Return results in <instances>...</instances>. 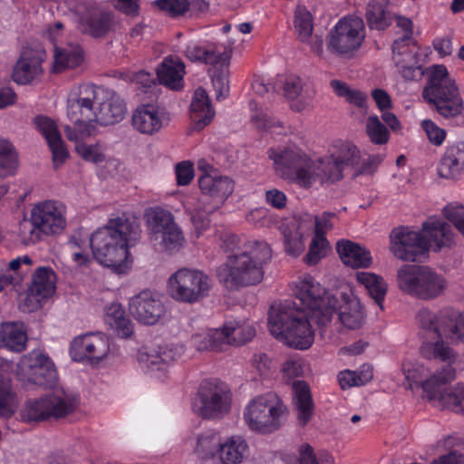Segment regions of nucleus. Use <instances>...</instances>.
Returning <instances> with one entry per match:
<instances>
[{"mask_svg":"<svg viewBox=\"0 0 464 464\" xmlns=\"http://www.w3.org/2000/svg\"><path fill=\"white\" fill-rule=\"evenodd\" d=\"M267 154L276 169L302 188H310L317 180L334 182L343 179L344 167L334 155L314 160L296 146L271 148Z\"/></svg>","mask_w":464,"mask_h":464,"instance_id":"f257e3e1","label":"nucleus"},{"mask_svg":"<svg viewBox=\"0 0 464 464\" xmlns=\"http://www.w3.org/2000/svg\"><path fill=\"white\" fill-rule=\"evenodd\" d=\"M140 235V227L134 218L126 214L111 218L89 237L93 257L102 266L121 273L127 268L130 248L136 245Z\"/></svg>","mask_w":464,"mask_h":464,"instance_id":"f03ea898","label":"nucleus"},{"mask_svg":"<svg viewBox=\"0 0 464 464\" xmlns=\"http://www.w3.org/2000/svg\"><path fill=\"white\" fill-rule=\"evenodd\" d=\"M271 248L265 241L249 240L218 266L217 276L227 290L256 285L264 278V266L271 258Z\"/></svg>","mask_w":464,"mask_h":464,"instance_id":"7ed1b4c3","label":"nucleus"},{"mask_svg":"<svg viewBox=\"0 0 464 464\" xmlns=\"http://www.w3.org/2000/svg\"><path fill=\"white\" fill-rule=\"evenodd\" d=\"M416 319L420 328L432 333L436 342H423L420 353L429 360L451 362L455 358L454 351L442 341L445 335L452 342H459L464 338V315L459 311L446 307L438 313L428 308L419 310Z\"/></svg>","mask_w":464,"mask_h":464,"instance_id":"20e7f679","label":"nucleus"},{"mask_svg":"<svg viewBox=\"0 0 464 464\" xmlns=\"http://www.w3.org/2000/svg\"><path fill=\"white\" fill-rule=\"evenodd\" d=\"M285 301L276 307L271 305L268 313V327L271 334L286 345L299 350L310 348L314 340L311 324H316L311 314L291 307Z\"/></svg>","mask_w":464,"mask_h":464,"instance_id":"39448f33","label":"nucleus"},{"mask_svg":"<svg viewBox=\"0 0 464 464\" xmlns=\"http://www.w3.org/2000/svg\"><path fill=\"white\" fill-rule=\"evenodd\" d=\"M427 75L421 94L430 108L444 119L461 115L464 101L447 67L443 64L431 65L427 70Z\"/></svg>","mask_w":464,"mask_h":464,"instance_id":"423d86ee","label":"nucleus"},{"mask_svg":"<svg viewBox=\"0 0 464 464\" xmlns=\"http://www.w3.org/2000/svg\"><path fill=\"white\" fill-rule=\"evenodd\" d=\"M400 290L419 300L431 301L441 296L448 287L445 276L428 266L403 265L397 271Z\"/></svg>","mask_w":464,"mask_h":464,"instance_id":"0eeeda50","label":"nucleus"},{"mask_svg":"<svg viewBox=\"0 0 464 464\" xmlns=\"http://www.w3.org/2000/svg\"><path fill=\"white\" fill-rule=\"evenodd\" d=\"M79 401L77 393L63 389L57 390L38 399L27 400L20 411V417L25 423L64 418L76 410Z\"/></svg>","mask_w":464,"mask_h":464,"instance_id":"6e6552de","label":"nucleus"},{"mask_svg":"<svg viewBox=\"0 0 464 464\" xmlns=\"http://www.w3.org/2000/svg\"><path fill=\"white\" fill-rule=\"evenodd\" d=\"M64 214V205L56 200H44L34 205L30 220L20 224L24 243L35 244L41 233L53 235L61 232L66 225Z\"/></svg>","mask_w":464,"mask_h":464,"instance_id":"1a4fd4ad","label":"nucleus"},{"mask_svg":"<svg viewBox=\"0 0 464 464\" xmlns=\"http://www.w3.org/2000/svg\"><path fill=\"white\" fill-rule=\"evenodd\" d=\"M295 297L311 314L312 319H316V324L324 326L331 322L336 310L338 299L328 294L325 289L310 275H305L296 282Z\"/></svg>","mask_w":464,"mask_h":464,"instance_id":"9d476101","label":"nucleus"},{"mask_svg":"<svg viewBox=\"0 0 464 464\" xmlns=\"http://www.w3.org/2000/svg\"><path fill=\"white\" fill-rule=\"evenodd\" d=\"M366 37L362 18L346 15L337 21L326 35L327 50L339 57L355 56Z\"/></svg>","mask_w":464,"mask_h":464,"instance_id":"9b49d317","label":"nucleus"},{"mask_svg":"<svg viewBox=\"0 0 464 464\" xmlns=\"http://www.w3.org/2000/svg\"><path fill=\"white\" fill-rule=\"evenodd\" d=\"M231 392L228 385L216 378L204 379L192 400V411L202 419L215 420L230 410Z\"/></svg>","mask_w":464,"mask_h":464,"instance_id":"f8f14e48","label":"nucleus"},{"mask_svg":"<svg viewBox=\"0 0 464 464\" xmlns=\"http://www.w3.org/2000/svg\"><path fill=\"white\" fill-rule=\"evenodd\" d=\"M96 99V86L83 84L80 87L78 98H69L67 102V116L72 125L64 127L67 139L89 138L95 130L93 124L95 111L93 102Z\"/></svg>","mask_w":464,"mask_h":464,"instance_id":"ddd939ff","label":"nucleus"},{"mask_svg":"<svg viewBox=\"0 0 464 464\" xmlns=\"http://www.w3.org/2000/svg\"><path fill=\"white\" fill-rule=\"evenodd\" d=\"M285 406L276 394L266 393L254 398L244 411V419L251 430L269 434L280 428Z\"/></svg>","mask_w":464,"mask_h":464,"instance_id":"4468645a","label":"nucleus"},{"mask_svg":"<svg viewBox=\"0 0 464 464\" xmlns=\"http://www.w3.org/2000/svg\"><path fill=\"white\" fill-rule=\"evenodd\" d=\"M168 287L175 300L192 304L208 295L210 280L202 271L180 268L171 275Z\"/></svg>","mask_w":464,"mask_h":464,"instance_id":"2eb2a0df","label":"nucleus"},{"mask_svg":"<svg viewBox=\"0 0 464 464\" xmlns=\"http://www.w3.org/2000/svg\"><path fill=\"white\" fill-rule=\"evenodd\" d=\"M69 10L78 17L81 30L92 37L104 36L111 28L114 15L94 3L66 0Z\"/></svg>","mask_w":464,"mask_h":464,"instance_id":"dca6fc26","label":"nucleus"},{"mask_svg":"<svg viewBox=\"0 0 464 464\" xmlns=\"http://www.w3.org/2000/svg\"><path fill=\"white\" fill-rule=\"evenodd\" d=\"M390 240L392 253L403 261H422L429 253V242L423 235L408 227L393 228L390 234Z\"/></svg>","mask_w":464,"mask_h":464,"instance_id":"f3484780","label":"nucleus"},{"mask_svg":"<svg viewBox=\"0 0 464 464\" xmlns=\"http://www.w3.org/2000/svg\"><path fill=\"white\" fill-rule=\"evenodd\" d=\"M21 370L29 383L52 388L58 376L51 358L39 350H33L21 361Z\"/></svg>","mask_w":464,"mask_h":464,"instance_id":"a211bd4d","label":"nucleus"},{"mask_svg":"<svg viewBox=\"0 0 464 464\" xmlns=\"http://www.w3.org/2000/svg\"><path fill=\"white\" fill-rule=\"evenodd\" d=\"M107 336L102 333H88L73 338L70 344V355L78 362L88 361L100 362L109 353Z\"/></svg>","mask_w":464,"mask_h":464,"instance_id":"6ab92c4d","label":"nucleus"},{"mask_svg":"<svg viewBox=\"0 0 464 464\" xmlns=\"http://www.w3.org/2000/svg\"><path fill=\"white\" fill-rule=\"evenodd\" d=\"M198 187L202 194L201 198L219 208L233 193L235 182L231 178L213 171L206 172L199 177Z\"/></svg>","mask_w":464,"mask_h":464,"instance_id":"aec40b11","label":"nucleus"},{"mask_svg":"<svg viewBox=\"0 0 464 464\" xmlns=\"http://www.w3.org/2000/svg\"><path fill=\"white\" fill-rule=\"evenodd\" d=\"M55 283L56 275L51 267L40 266L35 270L24 300L29 311L40 308L42 301L53 295Z\"/></svg>","mask_w":464,"mask_h":464,"instance_id":"412c9836","label":"nucleus"},{"mask_svg":"<svg viewBox=\"0 0 464 464\" xmlns=\"http://www.w3.org/2000/svg\"><path fill=\"white\" fill-rule=\"evenodd\" d=\"M129 309L139 322L152 325L165 314L162 302L151 291L144 290L130 300Z\"/></svg>","mask_w":464,"mask_h":464,"instance_id":"4be33fe9","label":"nucleus"},{"mask_svg":"<svg viewBox=\"0 0 464 464\" xmlns=\"http://www.w3.org/2000/svg\"><path fill=\"white\" fill-rule=\"evenodd\" d=\"M45 55V52L41 50L24 49L14 66L13 81L17 84L26 85L40 78L43 73L42 63Z\"/></svg>","mask_w":464,"mask_h":464,"instance_id":"5701e85b","label":"nucleus"},{"mask_svg":"<svg viewBox=\"0 0 464 464\" xmlns=\"http://www.w3.org/2000/svg\"><path fill=\"white\" fill-rule=\"evenodd\" d=\"M133 128L142 134L152 135L158 132L169 121L165 108L158 104L147 103L139 106L132 114Z\"/></svg>","mask_w":464,"mask_h":464,"instance_id":"b1692460","label":"nucleus"},{"mask_svg":"<svg viewBox=\"0 0 464 464\" xmlns=\"http://www.w3.org/2000/svg\"><path fill=\"white\" fill-rule=\"evenodd\" d=\"M34 124L37 130L46 140L53 155V165L58 168L69 157V153L62 140L57 124L51 118L42 115L34 118Z\"/></svg>","mask_w":464,"mask_h":464,"instance_id":"393cba45","label":"nucleus"},{"mask_svg":"<svg viewBox=\"0 0 464 464\" xmlns=\"http://www.w3.org/2000/svg\"><path fill=\"white\" fill-rule=\"evenodd\" d=\"M392 49V60L398 72L405 81H418L424 74V68L420 62L417 46H406L399 50Z\"/></svg>","mask_w":464,"mask_h":464,"instance_id":"a878e982","label":"nucleus"},{"mask_svg":"<svg viewBox=\"0 0 464 464\" xmlns=\"http://www.w3.org/2000/svg\"><path fill=\"white\" fill-rule=\"evenodd\" d=\"M429 242V251H440L453 243L454 233L451 226L439 218H430L422 223L421 232Z\"/></svg>","mask_w":464,"mask_h":464,"instance_id":"bb28decb","label":"nucleus"},{"mask_svg":"<svg viewBox=\"0 0 464 464\" xmlns=\"http://www.w3.org/2000/svg\"><path fill=\"white\" fill-rule=\"evenodd\" d=\"M437 173L450 180L464 178V143L447 147L438 163Z\"/></svg>","mask_w":464,"mask_h":464,"instance_id":"cd10ccee","label":"nucleus"},{"mask_svg":"<svg viewBox=\"0 0 464 464\" xmlns=\"http://www.w3.org/2000/svg\"><path fill=\"white\" fill-rule=\"evenodd\" d=\"M292 403L296 411L299 425L304 427L312 420L314 413V402L309 384L302 380L292 382Z\"/></svg>","mask_w":464,"mask_h":464,"instance_id":"c85d7f7f","label":"nucleus"},{"mask_svg":"<svg viewBox=\"0 0 464 464\" xmlns=\"http://www.w3.org/2000/svg\"><path fill=\"white\" fill-rule=\"evenodd\" d=\"M185 64L178 56L169 55L157 68V78L160 84L173 91L184 86Z\"/></svg>","mask_w":464,"mask_h":464,"instance_id":"c756f323","label":"nucleus"},{"mask_svg":"<svg viewBox=\"0 0 464 464\" xmlns=\"http://www.w3.org/2000/svg\"><path fill=\"white\" fill-rule=\"evenodd\" d=\"M189 116L191 120V129L198 131L208 125L215 116L211 102L203 88H198L194 92L190 103Z\"/></svg>","mask_w":464,"mask_h":464,"instance_id":"7c9ffc66","label":"nucleus"},{"mask_svg":"<svg viewBox=\"0 0 464 464\" xmlns=\"http://www.w3.org/2000/svg\"><path fill=\"white\" fill-rule=\"evenodd\" d=\"M185 55L191 62H198L209 65L219 64L221 67L227 65L230 59V54L227 52L220 51L213 44H191L187 46Z\"/></svg>","mask_w":464,"mask_h":464,"instance_id":"2f4dec72","label":"nucleus"},{"mask_svg":"<svg viewBox=\"0 0 464 464\" xmlns=\"http://www.w3.org/2000/svg\"><path fill=\"white\" fill-rule=\"evenodd\" d=\"M336 251L343 263L353 268L369 267L372 264L370 251L351 240H339Z\"/></svg>","mask_w":464,"mask_h":464,"instance_id":"473e14b6","label":"nucleus"},{"mask_svg":"<svg viewBox=\"0 0 464 464\" xmlns=\"http://www.w3.org/2000/svg\"><path fill=\"white\" fill-rule=\"evenodd\" d=\"M84 51L79 44H67L55 46L53 53V72L60 73L67 69H74L84 61Z\"/></svg>","mask_w":464,"mask_h":464,"instance_id":"72a5a7b5","label":"nucleus"},{"mask_svg":"<svg viewBox=\"0 0 464 464\" xmlns=\"http://www.w3.org/2000/svg\"><path fill=\"white\" fill-rule=\"evenodd\" d=\"M185 209L189 216L197 237H199L209 227V215L218 208L208 203L206 198H199L188 201Z\"/></svg>","mask_w":464,"mask_h":464,"instance_id":"f704fd0d","label":"nucleus"},{"mask_svg":"<svg viewBox=\"0 0 464 464\" xmlns=\"http://www.w3.org/2000/svg\"><path fill=\"white\" fill-rule=\"evenodd\" d=\"M126 113V104L115 93H111L100 103L98 111H95L94 122L101 125H113L123 120Z\"/></svg>","mask_w":464,"mask_h":464,"instance_id":"c9c22d12","label":"nucleus"},{"mask_svg":"<svg viewBox=\"0 0 464 464\" xmlns=\"http://www.w3.org/2000/svg\"><path fill=\"white\" fill-rule=\"evenodd\" d=\"M343 304H337L336 310L334 313L338 314L339 321L343 326L348 329L354 330L361 327L364 313L361 303L357 298H349L347 295H343ZM338 303H340L338 301Z\"/></svg>","mask_w":464,"mask_h":464,"instance_id":"e433bc0d","label":"nucleus"},{"mask_svg":"<svg viewBox=\"0 0 464 464\" xmlns=\"http://www.w3.org/2000/svg\"><path fill=\"white\" fill-rule=\"evenodd\" d=\"M386 0H371L366 9V21L370 29L383 31L392 23V14L388 10Z\"/></svg>","mask_w":464,"mask_h":464,"instance_id":"4c0bfd02","label":"nucleus"},{"mask_svg":"<svg viewBox=\"0 0 464 464\" xmlns=\"http://www.w3.org/2000/svg\"><path fill=\"white\" fill-rule=\"evenodd\" d=\"M356 279L360 285L365 287L371 298L381 310H383V302L387 294V284L384 279L370 272H358Z\"/></svg>","mask_w":464,"mask_h":464,"instance_id":"58836bf2","label":"nucleus"},{"mask_svg":"<svg viewBox=\"0 0 464 464\" xmlns=\"http://www.w3.org/2000/svg\"><path fill=\"white\" fill-rule=\"evenodd\" d=\"M27 341L26 333L17 323L3 324L0 330V345L13 352H22Z\"/></svg>","mask_w":464,"mask_h":464,"instance_id":"ea45409f","label":"nucleus"},{"mask_svg":"<svg viewBox=\"0 0 464 464\" xmlns=\"http://www.w3.org/2000/svg\"><path fill=\"white\" fill-rule=\"evenodd\" d=\"M247 449L246 441L240 436H231L218 448V458L222 464H239Z\"/></svg>","mask_w":464,"mask_h":464,"instance_id":"a19ab883","label":"nucleus"},{"mask_svg":"<svg viewBox=\"0 0 464 464\" xmlns=\"http://www.w3.org/2000/svg\"><path fill=\"white\" fill-rule=\"evenodd\" d=\"M223 332L227 334L226 345H243L251 341L256 335V329L246 322L227 321L223 327Z\"/></svg>","mask_w":464,"mask_h":464,"instance_id":"79ce46f5","label":"nucleus"},{"mask_svg":"<svg viewBox=\"0 0 464 464\" xmlns=\"http://www.w3.org/2000/svg\"><path fill=\"white\" fill-rule=\"evenodd\" d=\"M153 240L159 241L161 251L167 255L178 254L186 244L185 236L178 223L160 233Z\"/></svg>","mask_w":464,"mask_h":464,"instance_id":"37998d69","label":"nucleus"},{"mask_svg":"<svg viewBox=\"0 0 464 464\" xmlns=\"http://www.w3.org/2000/svg\"><path fill=\"white\" fill-rule=\"evenodd\" d=\"M145 218L152 239L176 224L173 214L160 207L148 209Z\"/></svg>","mask_w":464,"mask_h":464,"instance_id":"c03bdc74","label":"nucleus"},{"mask_svg":"<svg viewBox=\"0 0 464 464\" xmlns=\"http://www.w3.org/2000/svg\"><path fill=\"white\" fill-rule=\"evenodd\" d=\"M455 376V369L450 365H447L442 367L440 371L435 372L429 379H426L422 384V390L427 398L430 401L435 400L436 396L443 392L442 385L453 381Z\"/></svg>","mask_w":464,"mask_h":464,"instance_id":"a18cd8bd","label":"nucleus"},{"mask_svg":"<svg viewBox=\"0 0 464 464\" xmlns=\"http://www.w3.org/2000/svg\"><path fill=\"white\" fill-rule=\"evenodd\" d=\"M192 343L198 351H221L226 345L227 334L222 328L209 329L192 336Z\"/></svg>","mask_w":464,"mask_h":464,"instance_id":"49530a36","label":"nucleus"},{"mask_svg":"<svg viewBox=\"0 0 464 464\" xmlns=\"http://www.w3.org/2000/svg\"><path fill=\"white\" fill-rule=\"evenodd\" d=\"M170 360V356L161 351L155 353H141L139 355V362L141 367L146 369V372L151 376L159 379L165 376Z\"/></svg>","mask_w":464,"mask_h":464,"instance_id":"de8ad7c7","label":"nucleus"},{"mask_svg":"<svg viewBox=\"0 0 464 464\" xmlns=\"http://www.w3.org/2000/svg\"><path fill=\"white\" fill-rule=\"evenodd\" d=\"M433 401H438L444 409L464 415V384L457 383L453 387L443 389V392Z\"/></svg>","mask_w":464,"mask_h":464,"instance_id":"09e8293b","label":"nucleus"},{"mask_svg":"<svg viewBox=\"0 0 464 464\" xmlns=\"http://www.w3.org/2000/svg\"><path fill=\"white\" fill-rule=\"evenodd\" d=\"M106 320L115 329L118 336L128 338L132 334L131 321L125 315V311L120 304H112L108 309Z\"/></svg>","mask_w":464,"mask_h":464,"instance_id":"8fccbe9b","label":"nucleus"},{"mask_svg":"<svg viewBox=\"0 0 464 464\" xmlns=\"http://www.w3.org/2000/svg\"><path fill=\"white\" fill-rule=\"evenodd\" d=\"M294 27L302 43H309L314 31V17L304 5H297L294 16Z\"/></svg>","mask_w":464,"mask_h":464,"instance_id":"3c124183","label":"nucleus"},{"mask_svg":"<svg viewBox=\"0 0 464 464\" xmlns=\"http://www.w3.org/2000/svg\"><path fill=\"white\" fill-rule=\"evenodd\" d=\"M69 246L71 249L72 260L79 267H88L92 263L93 254L89 252L90 240L82 238L80 236L72 235L69 239Z\"/></svg>","mask_w":464,"mask_h":464,"instance_id":"603ef678","label":"nucleus"},{"mask_svg":"<svg viewBox=\"0 0 464 464\" xmlns=\"http://www.w3.org/2000/svg\"><path fill=\"white\" fill-rule=\"evenodd\" d=\"M18 166V156L14 145L0 138V176L14 175Z\"/></svg>","mask_w":464,"mask_h":464,"instance_id":"864d4df0","label":"nucleus"},{"mask_svg":"<svg viewBox=\"0 0 464 464\" xmlns=\"http://www.w3.org/2000/svg\"><path fill=\"white\" fill-rule=\"evenodd\" d=\"M87 138L68 139L70 141L75 143L76 152L86 161L95 164L104 161L105 155L102 152L101 145L97 142L95 144H86L84 140Z\"/></svg>","mask_w":464,"mask_h":464,"instance_id":"5fc2aeb1","label":"nucleus"},{"mask_svg":"<svg viewBox=\"0 0 464 464\" xmlns=\"http://www.w3.org/2000/svg\"><path fill=\"white\" fill-rule=\"evenodd\" d=\"M218 434L211 431L198 435L196 445V451L202 458H213L218 454L220 445Z\"/></svg>","mask_w":464,"mask_h":464,"instance_id":"6e6d98bb","label":"nucleus"},{"mask_svg":"<svg viewBox=\"0 0 464 464\" xmlns=\"http://www.w3.org/2000/svg\"><path fill=\"white\" fill-rule=\"evenodd\" d=\"M366 131L374 144L382 145L388 142L390 132L377 116H370L366 122Z\"/></svg>","mask_w":464,"mask_h":464,"instance_id":"4d7b16f0","label":"nucleus"},{"mask_svg":"<svg viewBox=\"0 0 464 464\" xmlns=\"http://www.w3.org/2000/svg\"><path fill=\"white\" fill-rule=\"evenodd\" d=\"M396 25L403 31V35L394 40L392 48L399 50L406 46H411L413 34V23L410 18L405 16L397 15L395 18Z\"/></svg>","mask_w":464,"mask_h":464,"instance_id":"13d9d810","label":"nucleus"},{"mask_svg":"<svg viewBox=\"0 0 464 464\" xmlns=\"http://www.w3.org/2000/svg\"><path fill=\"white\" fill-rule=\"evenodd\" d=\"M155 5L168 13L169 16L178 17L189 10L190 3L188 0H156Z\"/></svg>","mask_w":464,"mask_h":464,"instance_id":"bf43d9fd","label":"nucleus"},{"mask_svg":"<svg viewBox=\"0 0 464 464\" xmlns=\"http://www.w3.org/2000/svg\"><path fill=\"white\" fill-rule=\"evenodd\" d=\"M420 126L432 145L439 147L443 144L447 137V131L444 129L430 119L423 120Z\"/></svg>","mask_w":464,"mask_h":464,"instance_id":"052dcab7","label":"nucleus"},{"mask_svg":"<svg viewBox=\"0 0 464 464\" xmlns=\"http://www.w3.org/2000/svg\"><path fill=\"white\" fill-rule=\"evenodd\" d=\"M345 168L348 166L355 167L360 161V150L351 143H344L341 146L339 154L334 156Z\"/></svg>","mask_w":464,"mask_h":464,"instance_id":"680f3d73","label":"nucleus"},{"mask_svg":"<svg viewBox=\"0 0 464 464\" xmlns=\"http://www.w3.org/2000/svg\"><path fill=\"white\" fill-rule=\"evenodd\" d=\"M327 246V239L322 238L321 240L314 236L309 250L304 256V262L309 266L316 265L324 256V250Z\"/></svg>","mask_w":464,"mask_h":464,"instance_id":"e2e57ef3","label":"nucleus"},{"mask_svg":"<svg viewBox=\"0 0 464 464\" xmlns=\"http://www.w3.org/2000/svg\"><path fill=\"white\" fill-rule=\"evenodd\" d=\"M12 399L13 394L11 392L10 382L0 378V416L9 417L13 414L10 404Z\"/></svg>","mask_w":464,"mask_h":464,"instance_id":"0e129e2a","label":"nucleus"},{"mask_svg":"<svg viewBox=\"0 0 464 464\" xmlns=\"http://www.w3.org/2000/svg\"><path fill=\"white\" fill-rule=\"evenodd\" d=\"M402 371L405 375V379L407 382V386L411 390H414L416 388H422V384L425 380L422 379L421 372L422 367L420 365H409L404 363L402 365Z\"/></svg>","mask_w":464,"mask_h":464,"instance_id":"69168bd1","label":"nucleus"},{"mask_svg":"<svg viewBox=\"0 0 464 464\" xmlns=\"http://www.w3.org/2000/svg\"><path fill=\"white\" fill-rule=\"evenodd\" d=\"M281 371L285 382H290L292 380L303 376L304 365L300 359L290 358L282 364Z\"/></svg>","mask_w":464,"mask_h":464,"instance_id":"338daca9","label":"nucleus"},{"mask_svg":"<svg viewBox=\"0 0 464 464\" xmlns=\"http://www.w3.org/2000/svg\"><path fill=\"white\" fill-rule=\"evenodd\" d=\"M445 218L462 234L464 237V207L446 206L443 209Z\"/></svg>","mask_w":464,"mask_h":464,"instance_id":"774afa93","label":"nucleus"}]
</instances>
